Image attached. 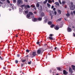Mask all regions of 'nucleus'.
<instances>
[{
    "mask_svg": "<svg viewBox=\"0 0 75 75\" xmlns=\"http://www.w3.org/2000/svg\"><path fill=\"white\" fill-rule=\"evenodd\" d=\"M44 50L43 48H41L40 49H38V50L37 53V54H41V53H42L43 52H44Z\"/></svg>",
    "mask_w": 75,
    "mask_h": 75,
    "instance_id": "f257e3e1",
    "label": "nucleus"
},
{
    "mask_svg": "<svg viewBox=\"0 0 75 75\" xmlns=\"http://www.w3.org/2000/svg\"><path fill=\"white\" fill-rule=\"evenodd\" d=\"M35 55H37V54H36V52H33L32 54H30V56L31 58H33V57H35Z\"/></svg>",
    "mask_w": 75,
    "mask_h": 75,
    "instance_id": "f03ea898",
    "label": "nucleus"
},
{
    "mask_svg": "<svg viewBox=\"0 0 75 75\" xmlns=\"http://www.w3.org/2000/svg\"><path fill=\"white\" fill-rule=\"evenodd\" d=\"M23 0H18L17 2V5L18 6L19 4H23Z\"/></svg>",
    "mask_w": 75,
    "mask_h": 75,
    "instance_id": "7ed1b4c3",
    "label": "nucleus"
},
{
    "mask_svg": "<svg viewBox=\"0 0 75 75\" xmlns=\"http://www.w3.org/2000/svg\"><path fill=\"white\" fill-rule=\"evenodd\" d=\"M70 8L71 10H74L75 8V5H71L70 6Z\"/></svg>",
    "mask_w": 75,
    "mask_h": 75,
    "instance_id": "20e7f679",
    "label": "nucleus"
},
{
    "mask_svg": "<svg viewBox=\"0 0 75 75\" xmlns=\"http://www.w3.org/2000/svg\"><path fill=\"white\" fill-rule=\"evenodd\" d=\"M49 12V13H50V16H51V19H52V18H53V16L52 15V13H54V12L50 11Z\"/></svg>",
    "mask_w": 75,
    "mask_h": 75,
    "instance_id": "39448f33",
    "label": "nucleus"
},
{
    "mask_svg": "<svg viewBox=\"0 0 75 75\" xmlns=\"http://www.w3.org/2000/svg\"><path fill=\"white\" fill-rule=\"evenodd\" d=\"M69 73H70L71 74H72L73 73V71L72 70V69L71 68H69Z\"/></svg>",
    "mask_w": 75,
    "mask_h": 75,
    "instance_id": "423d86ee",
    "label": "nucleus"
},
{
    "mask_svg": "<svg viewBox=\"0 0 75 75\" xmlns=\"http://www.w3.org/2000/svg\"><path fill=\"white\" fill-rule=\"evenodd\" d=\"M63 74H64V75H67V74H68V72H67V71H66V70H63Z\"/></svg>",
    "mask_w": 75,
    "mask_h": 75,
    "instance_id": "0eeeda50",
    "label": "nucleus"
},
{
    "mask_svg": "<svg viewBox=\"0 0 75 75\" xmlns=\"http://www.w3.org/2000/svg\"><path fill=\"white\" fill-rule=\"evenodd\" d=\"M45 15L44 14V13L43 12H42L40 14V17H42L44 16Z\"/></svg>",
    "mask_w": 75,
    "mask_h": 75,
    "instance_id": "6e6552de",
    "label": "nucleus"
},
{
    "mask_svg": "<svg viewBox=\"0 0 75 75\" xmlns=\"http://www.w3.org/2000/svg\"><path fill=\"white\" fill-rule=\"evenodd\" d=\"M25 5L24 4V5H22V6H20V7L22 8V9H23V10H24V8H23V7H24L25 9Z\"/></svg>",
    "mask_w": 75,
    "mask_h": 75,
    "instance_id": "1a4fd4ad",
    "label": "nucleus"
},
{
    "mask_svg": "<svg viewBox=\"0 0 75 75\" xmlns=\"http://www.w3.org/2000/svg\"><path fill=\"white\" fill-rule=\"evenodd\" d=\"M54 4H56V5H57L58 6H59V3L58 2H56L54 3Z\"/></svg>",
    "mask_w": 75,
    "mask_h": 75,
    "instance_id": "9d476101",
    "label": "nucleus"
},
{
    "mask_svg": "<svg viewBox=\"0 0 75 75\" xmlns=\"http://www.w3.org/2000/svg\"><path fill=\"white\" fill-rule=\"evenodd\" d=\"M25 8H30V6L29 5H26L25 6Z\"/></svg>",
    "mask_w": 75,
    "mask_h": 75,
    "instance_id": "9b49d317",
    "label": "nucleus"
},
{
    "mask_svg": "<svg viewBox=\"0 0 75 75\" xmlns=\"http://www.w3.org/2000/svg\"><path fill=\"white\" fill-rule=\"evenodd\" d=\"M68 32H71V28L69 27H68L67 29Z\"/></svg>",
    "mask_w": 75,
    "mask_h": 75,
    "instance_id": "f8f14e48",
    "label": "nucleus"
},
{
    "mask_svg": "<svg viewBox=\"0 0 75 75\" xmlns=\"http://www.w3.org/2000/svg\"><path fill=\"white\" fill-rule=\"evenodd\" d=\"M27 18H30V15L29 14H27Z\"/></svg>",
    "mask_w": 75,
    "mask_h": 75,
    "instance_id": "ddd939ff",
    "label": "nucleus"
},
{
    "mask_svg": "<svg viewBox=\"0 0 75 75\" xmlns=\"http://www.w3.org/2000/svg\"><path fill=\"white\" fill-rule=\"evenodd\" d=\"M38 21H41L42 20V18H37Z\"/></svg>",
    "mask_w": 75,
    "mask_h": 75,
    "instance_id": "4468645a",
    "label": "nucleus"
},
{
    "mask_svg": "<svg viewBox=\"0 0 75 75\" xmlns=\"http://www.w3.org/2000/svg\"><path fill=\"white\" fill-rule=\"evenodd\" d=\"M71 67L73 70H75V66L74 65H72Z\"/></svg>",
    "mask_w": 75,
    "mask_h": 75,
    "instance_id": "2eb2a0df",
    "label": "nucleus"
},
{
    "mask_svg": "<svg viewBox=\"0 0 75 75\" xmlns=\"http://www.w3.org/2000/svg\"><path fill=\"white\" fill-rule=\"evenodd\" d=\"M9 6L11 8H13L14 6V5L13 4H11Z\"/></svg>",
    "mask_w": 75,
    "mask_h": 75,
    "instance_id": "dca6fc26",
    "label": "nucleus"
},
{
    "mask_svg": "<svg viewBox=\"0 0 75 75\" xmlns=\"http://www.w3.org/2000/svg\"><path fill=\"white\" fill-rule=\"evenodd\" d=\"M54 29L56 30H59V28L58 26H56L55 28L54 27Z\"/></svg>",
    "mask_w": 75,
    "mask_h": 75,
    "instance_id": "f3484780",
    "label": "nucleus"
},
{
    "mask_svg": "<svg viewBox=\"0 0 75 75\" xmlns=\"http://www.w3.org/2000/svg\"><path fill=\"white\" fill-rule=\"evenodd\" d=\"M49 38V39L50 40H53V38L52 37H48V38Z\"/></svg>",
    "mask_w": 75,
    "mask_h": 75,
    "instance_id": "a211bd4d",
    "label": "nucleus"
},
{
    "mask_svg": "<svg viewBox=\"0 0 75 75\" xmlns=\"http://www.w3.org/2000/svg\"><path fill=\"white\" fill-rule=\"evenodd\" d=\"M39 6H40V4H39V3H37V4L36 5V7H39Z\"/></svg>",
    "mask_w": 75,
    "mask_h": 75,
    "instance_id": "6ab92c4d",
    "label": "nucleus"
},
{
    "mask_svg": "<svg viewBox=\"0 0 75 75\" xmlns=\"http://www.w3.org/2000/svg\"><path fill=\"white\" fill-rule=\"evenodd\" d=\"M47 5L48 7L49 8V7H51V5L50 4H49L48 3H47Z\"/></svg>",
    "mask_w": 75,
    "mask_h": 75,
    "instance_id": "aec40b11",
    "label": "nucleus"
},
{
    "mask_svg": "<svg viewBox=\"0 0 75 75\" xmlns=\"http://www.w3.org/2000/svg\"><path fill=\"white\" fill-rule=\"evenodd\" d=\"M34 21L35 22V21H38V20H37V18H34Z\"/></svg>",
    "mask_w": 75,
    "mask_h": 75,
    "instance_id": "412c9836",
    "label": "nucleus"
},
{
    "mask_svg": "<svg viewBox=\"0 0 75 75\" xmlns=\"http://www.w3.org/2000/svg\"><path fill=\"white\" fill-rule=\"evenodd\" d=\"M57 70H58V71H61V68L60 67H57Z\"/></svg>",
    "mask_w": 75,
    "mask_h": 75,
    "instance_id": "4be33fe9",
    "label": "nucleus"
},
{
    "mask_svg": "<svg viewBox=\"0 0 75 75\" xmlns=\"http://www.w3.org/2000/svg\"><path fill=\"white\" fill-rule=\"evenodd\" d=\"M65 1H62V4L63 5H65Z\"/></svg>",
    "mask_w": 75,
    "mask_h": 75,
    "instance_id": "5701e85b",
    "label": "nucleus"
},
{
    "mask_svg": "<svg viewBox=\"0 0 75 75\" xmlns=\"http://www.w3.org/2000/svg\"><path fill=\"white\" fill-rule=\"evenodd\" d=\"M47 0H45V1L43 2L44 4H46V3H47Z\"/></svg>",
    "mask_w": 75,
    "mask_h": 75,
    "instance_id": "b1692460",
    "label": "nucleus"
},
{
    "mask_svg": "<svg viewBox=\"0 0 75 75\" xmlns=\"http://www.w3.org/2000/svg\"><path fill=\"white\" fill-rule=\"evenodd\" d=\"M58 12H59L60 14H61V10H58Z\"/></svg>",
    "mask_w": 75,
    "mask_h": 75,
    "instance_id": "393cba45",
    "label": "nucleus"
},
{
    "mask_svg": "<svg viewBox=\"0 0 75 75\" xmlns=\"http://www.w3.org/2000/svg\"><path fill=\"white\" fill-rule=\"evenodd\" d=\"M36 44H38V45H40V44H41V42H37Z\"/></svg>",
    "mask_w": 75,
    "mask_h": 75,
    "instance_id": "a878e982",
    "label": "nucleus"
},
{
    "mask_svg": "<svg viewBox=\"0 0 75 75\" xmlns=\"http://www.w3.org/2000/svg\"><path fill=\"white\" fill-rule=\"evenodd\" d=\"M13 3L15 4L16 3V0H13Z\"/></svg>",
    "mask_w": 75,
    "mask_h": 75,
    "instance_id": "bb28decb",
    "label": "nucleus"
},
{
    "mask_svg": "<svg viewBox=\"0 0 75 75\" xmlns=\"http://www.w3.org/2000/svg\"><path fill=\"white\" fill-rule=\"evenodd\" d=\"M54 26H55V25L54 24H52L51 25L50 27H51V28H53V27H54Z\"/></svg>",
    "mask_w": 75,
    "mask_h": 75,
    "instance_id": "cd10ccee",
    "label": "nucleus"
},
{
    "mask_svg": "<svg viewBox=\"0 0 75 75\" xmlns=\"http://www.w3.org/2000/svg\"><path fill=\"white\" fill-rule=\"evenodd\" d=\"M47 21V19H45L44 21V23H46Z\"/></svg>",
    "mask_w": 75,
    "mask_h": 75,
    "instance_id": "c85d7f7f",
    "label": "nucleus"
},
{
    "mask_svg": "<svg viewBox=\"0 0 75 75\" xmlns=\"http://www.w3.org/2000/svg\"><path fill=\"white\" fill-rule=\"evenodd\" d=\"M48 2L49 3H52V1H51V0H48Z\"/></svg>",
    "mask_w": 75,
    "mask_h": 75,
    "instance_id": "c756f323",
    "label": "nucleus"
},
{
    "mask_svg": "<svg viewBox=\"0 0 75 75\" xmlns=\"http://www.w3.org/2000/svg\"><path fill=\"white\" fill-rule=\"evenodd\" d=\"M29 14H30V15H31L32 16L33 15V13L32 12H29Z\"/></svg>",
    "mask_w": 75,
    "mask_h": 75,
    "instance_id": "7c9ffc66",
    "label": "nucleus"
},
{
    "mask_svg": "<svg viewBox=\"0 0 75 75\" xmlns=\"http://www.w3.org/2000/svg\"><path fill=\"white\" fill-rule=\"evenodd\" d=\"M33 7L34 8V7H35V5H32L30 6V7Z\"/></svg>",
    "mask_w": 75,
    "mask_h": 75,
    "instance_id": "2f4dec72",
    "label": "nucleus"
},
{
    "mask_svg": "<svg viewBox=\"0 0 75 75\" xmlns=\"http://www.w3.org/2000/svg\"><path fill=\"white\" fill-rule=\"evenodd\" d=\"M53 35H53V34H50L49 35V36L51 37H52V36H53Z\"/></svg>",
    "mask_w": 75,
    "mask_h": 75,
    "instance_id": "473e14b6",
    "label": "nucleus"
},
{
    "mask_svg": "<svg viewBox=\"0 0 75 75\" xmlns=\"http://www.w3.org/2000/svg\"><path fill=\"white\" fill-rule=\"evenodd\" d=\"M19 11L21 12H22L23 11V10H22V9L20 8L19 9Z\"/></svg>",
    "mask_w": 75,
    "mask_h": 75,
    "instance_id": "72a5a7b5",
    "label": "nucleus"
},
{
    "mask_svg": "<svg viewBox=\"0 0 75 75\" xmlns=\"http://www.w3.org/2000/svg\"><path fill=\"white\" fill-rule=\"evenodd\" d=\"M26 52H28H28H30V50H26Z\"/></svg>",
    "mask_w": 75,
    "mask_h": 75,
    "instance_id": "f704fd0d",
    "label": "nucleus"
},
{
    "mask_svg": "<svg viewBox=\"0 0 75 75\" xmlns=\"http://www.w3.org/2000/svg\"><path fill=\"white\" fill-rule=\"evenodd\" d=\"M31 61H30V62H28V64H29V65H30V64H31Z\"/></svg>",
    "mask_w": 75,
    "mask_h": 75,
    "instance_id": "c9c22d12",
    "label": "nucleus"
},
{
    "mask_svg": "<svg viewBox=\"0 0 75 75\" xmlns=\"http://www.w3.org/2000/svg\"><path fill=\"white\" fill-rule=\"evenodd\" d=\"M48 24H49L50 25L52 24V22H51V21H50L49 22Z\"/></svg>",
    "mask_w": 75,
    "mask_h": 75,
    "instance_id": "e433bc0d",
    "label": "nucleus"
},
{
    "mask_svg": "<svg viewBox=\"0 0 75 75\" xmlns=\"http://www.w3.org/2000/svg\"><path fill=\"white\" fill-rule=\"evenodd\" d=\"M28 13V10H27L26 11H25V13L27 14V13Z\"/></svg>",
    "mask_w": 75,
    "mask_h": 75,
    "instance_id": "4c0bfd02",
    "label": "nucleus"
},
{
    "mask_svg": "<svg viewBox=\"0 0 75 75\" xmlns=\"http://www.w3.org/2000/svg\"><path fill=\"white\" fill-rule=\"evenodd\" d=\"M70 4H71V6H72L73 5H74V3H73V2H70Z\"/></svg>",
    "mask_w": 75,
    "mask_h": 75,
    "instance_id": "58836bf2",
    "label": "nucleus"
},
{
    "mask_svg": "<svg viewBox=\"0 0 75 75\" xmlns=\"http://www.w3.org/2000/svg\"><path fill=\"white\" fill-rule=\"evenodd\" d=\"M7 1L8 3H10V1L9 0H7Z\"/></svg>",
    "mask_w": 75,
    "mask_h": 75,
    "instance_id": "ea45409f",
    "label": "nucleus"
},
{
    "mask_svg": "<svg viewBox=\"0 0 75 75\" xmlns=\"http://www.w3.org/2000/svg\"><path fill=\"white\" fill-rule=\"evenodd\" d=\"M66 16L67 17H69V16H70V15L68 13V14H66Z\"/></svg>",
    "mask_w": 75,
    "mask_h": 75,
    "instance_id": "a19ab883",
    "label": "nucleus"
},
{
    "mask_svg": "<svg viewBox=\"0 0 75 75\" xmlns=\"http://www.w3.org/2000/svg\"><path fill=\"white\" fill-rule=\"evenodd\" d=\"M15 62L16 64H18V60H16L15 61Z\"/></svg>",
    "mask_w": 75,
    "mask_h": 75,
    "instance_id": "79ce46f5",
    "label": "nucleus"
},
{
    "mask_svg": "<svg viewBox=\"0 0 75 75\" xmlns=\"http://www.w3.org/2000/svg\"><path fill=\"white\" fill-rule=\"evenodd\" d=\"M61 18H60L59 19H58L57 20L58 21H61Z\"/></svg>",
    "mask_w": 75,
    "mask_h": 75,
    "instance_id": "37998d69",
    "label": "nucleus"
},
{
    "mask_svg": "<svg viewBox=\"0 0 75 75\" xmlns=\"http://www.w3.org/2000/svg\"><path fill=\"white\" fill-rule=\"evenodd\" d=\"M26 61V60H23L22 61V62H25V61Z\"/></svg>",
    "mask_w": 75,
    "mask_h": 75,
    "instance_id": "c03bdc74",
    "label": "nucleus"
},
{
    "mask_svg": "<svg viewBox=\"0 0 75 75\" xmlns=\"http://www.w3.org/2000/svg\"><path fill=\"white\" fill-rule=\"evenodd\" d=\"M59 3L60 4H62V3H61V0H59Z\"/></svg>",
    "mask_w": 75,
    "mask_h": 75,
    "instance_id": "a18cd8bd",
    "label": "nucleus"
},
{
    "mask_svg": "<svg viewBox=\"0 0 75 75\" xmlns=\"http://www.w3.org/2000/svg\"><path fill=\"white\" fill-rule=\"evenodd\" d=\"M54 14L55 15H57V12H56V11L54 12Z\"/></svg>",
    "mask_w": 75,
    "mask_h": 75,
    "instance_id": "49530a36",
    "label": "nucleus"
},
{
    "mask_svg": "<svg viewBox=\"0 0 75 75\" xmlns=\"http://www.w3.org/2000/svg\"><path fill=\"white\" fill-rule=\"evenodd\" d=\"M23 64H21V67H23Z\"/></svg>",
    "mask_w": 75,
    "mask_h": 75,
    "instance_id": "de8ad7c7",
    "label": "nucleus"
},
{
    "mask_svg": "<svg viewBox=\"0 0 75 75\" xmlns=\"http://www.w3.org/2000/svg\"><path fill=\"white\" fill-rule=\"evenodd\" d=\"M56 10V8H53V10L54 11H55Z\"/></svg>",
    "mask_w": 75,
    "mask_h": 75,
    "instance_id": "09e8293b",
    "label": "nucleus"
},
{
    "mask_svg": "<svg viewBox=\"0 0 75 75\" xmlns=\"http://www.w3.org/2000/svg\"><path fill=\"white\" fill-rule=\"evenodd\" d=\"M54 6H52L51 7L52 9V8H54Z\"/></svg>",
    "mask_w": 75,
    "mask_h": 75,
    "instance_id": "8fccbe9b",
    "label": "nucleus"
},
{
    "mask_svg": "<svg viewBox=\"0 0 75 75\" xmlns=\"http://www.w3.org/2000/svg\"><path fill=\"white\" fill-rule=\"evenodd\" d=\"M25 2H28V0H24Z\"/></svg>",
    "mask_w": 75,
    "mask_h": 75,
    "instance_id": "3c124183",
    "label": "nucleus"
},
{
    "mask_svg": "<svg viewBox=\"0 0 75 75\" xmlns=\"http://www.w3.org/2000/svg\"><path fill=\"white\" fill-rule=\"evenodd\" d=\"M0 4H3V2L0 1Z\"/></svg>",
    "mask_w": 75,
    "mask_h": 75,
    "instance_id": "603ef678",
    "label": "nucleus"
},
{
    "mask_svg": "<svg viewBox=\"0 0 75 75\" xmlns=\"http://www.w3.org/2000/svg\"><path fill=\"white\" fill-rule=\"evenodd\" d=\"M73 13L74 15H75V11H73Z\"/></svg>",
    "mask_w": 75,
    "mask_h": 75,
    "instance_id": "864d4df0",
    "label": "nucleus"
},
{
    "mask_svg": "<svg viewBox=\"0 0 75 75\" xmlns=\"http://www.w3.org/2000/svg\"><path fill=\"white\" fill-rule=\"evenodd\" d=\"M0 58L1 59V60H3V58H2L1 57V56H0Z\"/></svg>",
    "mask_w": 75,
    "mask_h": 75,
    "instance_id": "5fc2aeb1",
    "label": "nucleus"
},
{
    "mask_svg": "<svg viewBox=\"0 0 75 75\" xmlns=\"http://www.w3.org/2000/svg\"><path fill=\"white\" fill-rule=\"evenodd\" d=\"M34 9V10H36V9H37V8H36V7H34L33 8Z\"/></svg>",
    "mask_w": 75,
    "mask_h": 75,
    "instance_id": "6e6d98bb",
    "label": "nucleus"
},
{
    "mask_svg": "<svg viewBox=\"0 0 75 75\" xmlns=\"http://www.w3.org/2000/svg\"><path fill=\"white\" fill-rule=\"evenodd\" d=\"M1 1H6V0H0Z\"/></svg>",
    "mask_w": 75,
    "mask_h": 75,
    "instance_id": "4d7b16f0",
    "label": "nucleus"
},
{
    "mask_svg": "<svg viewBox=\"0 0 75 75\" xmlns=\"http://www.w3.org/2000/svg\"><path fill=\"white\" fill-rule=\"evenodd\" d=\"M73 35H74V37H75V33H73Z\"/></svg>",
    "mask_w": 75,
    "mask_h": 75,
    "instance_id": "13d9d810",
    "label": "nucleus"
},
{
    "mask_svg": "<svg viewBox=\"0 0 75 75\" xmlns=\"http://www.w3.org/2000/svg\"><path fill=\"white\" fill-rule=\"evenodd\" d=\"M17 56L18 57H20V55L19 54H18Z\"/></svg>",
    "mask_w": 75,
    "mask_h": 75,
    "instance_id": "bf43d9fd",
    "label": "nucleus"
},
{
    "mask_svg": "<svg viewBox=\"0 0 75 75\" xmlns=\"http://www.w3.org/2000/svg\"><path fill=\"white\" fill-rule=\"evenodd\" d=\"M47 45L46 44H45L44 45V46H47Z\"/></svg>",
    "mask_w": 75,
    "mask_h": 75,
    "instance_id": "052dcab7",
    "label": "nucleus"
},
{
    "mask_svg": "<svg viewBox=\"0 0 75 75\" xmlns=\"http://www.w3.org/2000/svg\"><path fill=\"white\" fill-rule=\"evenodd\" d=\"M50 73H51V72H52V71H51V70H50Z\"/></svg>",
    "mask_w": 75,
    "mask_h": 75,
    "instance_id": "680f3d73",
    "label": "nucleus"
},
{
    "mask_svg": "<svg viewBox=\"0 0 75 75\" xmlns=\"http://www.w3.org/2000/svg\"><path fill=\"white\" fill-rule=\"evenodd\" d=\"M34 13L35 14H36V13H37V12H36V11L34 12Z\"/></svg>",
    "mask_w": 75,
    "mask_h": 75,
    "instance_id": "e2e57ef3",
    "label": "nucleus"
},
{
    "mask_svg": "<svg viewBox=\"0 0 75 75\" xmlns=\"http://www.w3.org/2000/svg\"><path fill=\"white\" fill-rule=\"evenodd\" d=\"M6 68L5 67H3L4 69H6Z\"/></svg>",
    "mask_w": 75,
    "mask_h": 75,
    "instance_id": "0e129e2a",
    "label": "nucleus"
},
{
    "mask_svg": "<svg viewBox=\"0 0 75 75\" xmlns=\"http://www.w3.org/2000/svg\"><path fill=\"white\" fill-rule=\"evenodd\" d=\"M18 34H17L16 35V37H18V35H17Z\"/></svg>",
    "mask_w": 75,
    "mask_h": 75,
    "instance_id": "69168bd1",
    "label": "nucleus"
},
{
    "mask_svg": "<svg viewBox=\"0 0 75 75\" xmlns=\"http://www.w3.org/2000/svg\"><path fill=\"white\" fill-rule=\"evenodd\" d=\"M72 28H75V27H74V26H73L72 27Z\"/></svg>",
    "mask_w": 75,
    "mask_h": 75,
    "instance_id": "338daca9",
    "label": "nucleus"
},
{
    "mask_svg": "<svg viewBox=\"0 0 75 75\" xmlns=\"http://www.w3.org/2000/svg\"><path fill=\"white\" fill-rule=\"evenodd\" d=\"M52 2H53V3H54V0H52Z\"/></svg>",
    "mask_w": 75,
    "mask_h": 75,
    "instance_id": "774afa93",
    "label": "nucleus"
}]
</instances>
